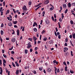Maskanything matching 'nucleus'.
I'll return each instance as SVG.
<instances>
[{
  "label": "nucleus",
  "mask_w": 75,
  "mask_h": 75,
  "mask_svg": "<svg viewBox=\"0 0 75 75\" xmlns=\"http://www.w3.org/2000/svg\"><path fill=\"white\" fill-rule=\"evenodd\" d=\"M68 6L69 7H71V3H69L68 4Z\"/></svg>",
  "instance_id": "obj_21"
},
{
  "label": "nucleus",
  "mask_w": 75,
  "mask_h": 75,
  "mask_svg": "<svg viewBox=\"0 0 75 75\" xmlns=\"http://www.w3.org/2000/svg\"><path fill=\"white\" fill-rule=\"evenodd\" d=\"M69 37L70 38H72V35H70L69 36Z\"/></svg>",
  "instance_id": "obj_58"
},
{
  "label": "nucleus",
  "mask_w": 75,
  "mask_h": 75,
  "mask_svg": "<svg viewBox=\"0 0 75 75\" xmlns=\"http://www.w3.org/2000/svg\"><path fill=\"white\" fill-rule=\"evenodd\" d=\"M27 45V48L28 49H29V48H30L32 47V45H31V43L30 42Z\"/></svg>",
  "instance_id": "obj_1"
},
{
  "label": "nucleus",
  "mask_w": 75,
  "mask_h": 75,
  "mask_svg": "<svg viewBox=\"0 0 75 75\" xmlns=\"http://www.w3.org/2000/svg\"><path fill=\"white\" fill-rule=\"evenodd\" d=\"M55 29H56V32H57V31H58V28H57L56 27L55 28Z\"/></svg>",
  "instance_id": "obj_56"
},
{
  "label": "nucleus",
  "mask_w": 75,
  "mask_h": 75,
  "mask_svg": "<svg viewBox=\"0 0 75 75\" xmlns=\"http://www.w3.org/2000/svg\"><path fill=\"white\" fill-rule=\"evenodd\" d=\"M13 48V46H12L11 48L9 49V50H12Z\"/></svg>",
  "instance_id": "obj_46"
},
{
  "label": "nucleus",
  "mask_w": 75,
  "mask_h": 75,
  "mask_svg": "<svg viewBox=\"0 0 75 75\" xmlns=\"http://www.w3.org/2000/svg\"><path fill=\"white\" fill-rule=\"evenodd\" d=\"M72 6H75V3L74 2L73 3H72L71 4Z\"/></svg>",
  "instance_id": "obj_30"
},
{
  "label": "nucleus",
  "mask_w": 75,
  "mask_h": 75,
  "mask_svg": "<svg viewBox=\"0 0 75 75\" xmlns=\"http://www.w3.org/2000/svg\"><path fill=\"white\" fill-rule=\"evenodd\" d=\"M45 30H44L42 32V34H44V33H45Z\"/></svg>",
  "instance_id": "obj_57"
},
{
  "label": "nucleus",
  "mask_w": 75,
  "mask_h": 75,
  "mask_svg": "<svg viewBox=\"0 0 75 75\" xmlns=\"http://www.w3.org/2000/svg\"><path fill=\"white\" fill-rule=\"evenodd\" d=\"M73 38L75 39V33H73L72 34Z\"/></svg>",
  "instance_id": "obj_19"
},
{
  "label": "nucleus",
  "mask_w": 75,
  "mask_h": 75,
  "mask_svg": "<svg viewBox=\"0 0 75 75\" xmlns=\"http://www.w3.org/2000/svg\"><path fill=\"white\" fill-rule=\"evenodd\" d=\"M12 64L13 67H16V65H15V64H14V63L12 62Z\"/></svg>",
  "instance_id": "obj_28"
},
{
  "label": "nucleus",
  "mask_w": 75,
  "mask_h": 75,
  "mask_svg": "<svg viewBox=\"0 0 75 75\" xmlns=\"http://www.w3.org/2000/svg\"><path fill=\"white\" fill-rule=\"evenodd\" d=\"M38 49V47H36L35 48V50L36 51H37Z\"/></svg>",
  "instance_id": "obj_59"
},
{
  "label": "nucleus",
  "mask_w": 75,
  "mask_h": 75,
  "mask_svg": "<svg viewBox=\"0 0 75 75\" xmlns=\"http://www.w3.org/2000/svg\"><path fill=\"white\" fill-rule=\"evenodd\" d=\"M45 23L47 24H50V21L48 20L46 21Z\"/></svg>",
  "instance_id": "obj_12"
},
{
  "label": "nucleus",
  "mask_w": 75,
  "mask_h": 75,
  "mask_svg": "<svg viewBox=\"0 0 75 75\" xmlns=\"http://www.w3.org/2000/svg\"><path fill=\"white\" fill-rule=\"evenodd\" d=\"M70 72L71 74H73V73H74V72L71 70H70Z\"/></svg>",
  "instance_id": "obj_35"
},
{
  "label": "nucleus",
  "mask_w": 75,
  "mask_h": 75,
  "mask_svg": "<svg viewBox=\"0 0 75 75\" xmlns=\"http://www.w3.org/2000/svg\"><path fill=\"white\" fill-rule=\"evenodd\" d=\"M47 38H45H45L43 39L44 41H47Z\"/></svg>",
  "instance_id": "obj_41"
},
{
  "label": "nucleus",
  "mask_w": 75,
  "mask_h": 75,
  "mask_svg": "<svg viewBox=\"0 0 75 75\" xmlns=\"http://www.w3.org/2000/svg\"><path fill=\"white\" fill-rule=\"evenodd\" d=\"M15 64H16V65L17 67H19V65L18 64V63L17 62H15Z\"/></svg>",
  "instance_id": "obj_15"
},
{
  "label": "nucleus",
  "mask_w": 75,
  "mask_h": 75,
  "mask_svg": "<svg viewBox=\"0 0 75 75\" xmlns=\"http://www.w3.org/2000/svg\"><path fill=\"white\" fill-rule=\"evenodd\" d=\"M3 56L4 57V58H7V56L6 55H4V54H3Z\"/></svg>",
  "instance_id": "obj_37"
},
{
  "label": "nucleus",
  "mask_w": 75,
  "mask_h": 75,
  "mask_svg": "<svg viewBox=\"0 0 75 75\" xmlns=\"http://www.w3.org/2000/svg\"><path fill=\"white\" fill-rule=\"evenodd\" d=\"M71 56H72V57H73V56L74 55H73V52L72 51H71Z\"/></svg>",
  "instance_id": "obj_31"
},
{
  "label": "nucleus",
  "mask_w": 75,
  "mask_h": 75,
  "mask_svg": "<svg viewBox=\"0 0 75 75\" xmlns=\"http://www.w3.org/2000/svg\"><path fill=\"white\" fill-rule=\"evenodd\" d=\"M17 23H18V21H13V23L14 24H16Z\"/></svg>",
  "instance_id": "obj_17"
},
{
  "label": "nucleus",
  "mask_w": 75,
  "mask_h": 75,
  "mask_svg": "<svg viewBox=\"0 0 75 75\" xmlns=\"http://www.w3.org/2000/svg\"><path fill=\"white\" fill-rule=\"evenodd\" d=\"M63 64L65 65V66H67V64L66 63V62H63Z\"/></svg>",
  "instance_id": "obj_47"
},
{
  "label": "nucleus",
  "mask_w": 75,
  "mask_h": 75,
  "mask_svg": "<svg viewBox=\"0 0 75 75\" xmlns=\"http://www.w3.org/2000/svg\"><path fill=\"white\" fill-rule=\"evenodd\" d=\"M68 68V67L67 66L65 67V71H67V68Z\"/></svg>",
  "instance_id": "obj_26"
},
{
  "label": "nucleus",
  "mask_w": 75,
  "mask_h": 75,
  "mask_svg": "<svg viewBox=\"0 0 75 75\" xmlns=\"http://www.w3.org/2000/svg\"><path fill=\"white\" fill-rule=\"evenodd\" d=\"M67 43H65L64 44V46H67Z\"/></svg>",
  "instance_id": "obj_63"
},
{
  "label": "nucleus",
  "mask_w": 75,
  "mask_h": 75,
  "mask_svg": "<svg viewBox=\"0 0 75 75\" xmlns=\"http://www.w3.org/2000/svg\"><path fill=\"white\" fill-rule=\"evenodd\" d=\"M25 54H27L28 52V50H27L25 49Z\"/></svg>",
  "instance_id": "obj_22"
},
{
  "label": "nucleus",
  "mask_w": 75,
  "mask_h": 75,
  "mask_svg": "<svg viewBox=\"0 0 75 75\" xmlns=\"http://www.w3.org/2000/svg\"><path fill=\"white\" fill-rule=\"evenodd\" d=\"M17 35H20V30H17Z\"/></svg>",
  "instance_id": "obj_9"
},
{
  "label": "nucleus",
  "mask_w": 75,
  "mask_h": 75,
  "mask_svg": "<svg viewBox=\"0 0 75 75\" xmlns=\"http://www.w3.org/2000/svg\"><path fill=\"white\" fill-rule=\"evenodd\" d=\"M3 9V7H1L0 8V12L1 13V16H3V11L4 10V9Z\"/></svg>",
  "instance_id": "obj_2"
},
{
  "label": "nucleus",
  "mask_w": 75,
  "mask_h": 75,
  "mask_svg": "<svg viewBox=\"0 0 75 75\" xmlns=\"http://www.w3.org/2000/svg\"><path fill=\"white\" fill-rule=\"evenodd\" d=\"M59 34H60L59 32H57V35H59Z\"/></svg>",
  "instance_id": "obj_64"
},
{
  "label": "nucleus",
  "mask_w": 75,
  "mask_h": 75,
  "mask_svg": "<svg viewBox=\"0 0 75 75\" xmlns=\"http://www.w3.org/2000/svg\"><path fill=\"white\" fill-rule=\"evenodd\" d=\"M33 30L34 31H35V32H37V28H34L33 29Z\"/></svg>",
  "instance_id": "obj_25"
},
{
  "label": "nucleus",
  "mask_w": 75,
  "mask_h": 75,
  "mask_svg": "<svg viewBox=\"0 0 75 75\" xmlns=\"http://www.w3.org/2000/svg\"><path fill=\"white\" fill-rule=\"evenodd\" d=\"M58 38L59 39H61V35H59L58 36Z\"/></svg>",
  "instance_id": "obj_44"
},
{
  "label": "nucleus",
  "mask_w": 75,
  "mask_h": 75,
  "mask_svg": "<svg viewBox=\"0 0 75 75\" xmlns=\"http://www.w3.org/2000/svg\"><path fill=\"white\" fill-rule=\"evenodd\" d=\"M22 9L23 10H25V11H27V7L25 5L24 6Z\"/></svg>",
  "instance_id": "obj_3"
},
{
  "label": "nucleus",
  "mask_w": 75,
  "mask_h": 75,
  "mask_svg": "<svg viewBox=\"0 0 75 75\" xmlns=\"http://www.w3.org/2000/svg\"><path fill=\"white\" fill-rule=\"evenodd\" d=\"M28 40H30V41L32 42V40L33 39H32V38H29L28 39Z\"/></svg>",
  "instance_id": "obj_39"
},
{
  "label": "nucleus",
  "mask_w": 75,
  "mask_h": 75,
  "mask_svg": "<svg viewBox=\"0 0 75 75\" xmlns=\"http://www.w3.org/2000/svg\"><path fill=\"white\" fill-rule=\"evenodd\" d=\"M54 8L53 6L52 7L50 8V11H52V10H54Z\"/></svg>",
  "instance_id": "obj_18"
},
{
  "label": "nucleus",
  "mask_w": 75,
  "mask_h": 75,
  "mask_svg": "<svg viewBox=\"0 0 75 75\" xmlns=\"http://www.w3.org/2000/svg\"><path fill=\"white\" fill-rule=\"evenodd\" d=\"M33 51V49L32 48L30 49V52H31Z\"/></svg>",
  "instance_id": "obj_55"
},
{
  "label": "nucleus",
  "mask_w": 75,
  "mask_h": 75,
  "mask_svg": "<svg viewBox=\"0 0 75 75\" xmlns=\"http://www.w3.org/2000/svg\"><path fill=\"white\" fill-rule=\"evenodd\" d=\"M11 54H14V51H12L11 52Z\"/></svg>",
  "instance_id": "obj_52"
},
{
  "label": "nucleus",
  "mask_w": 75,
  "mask_h": 75,
  "mask_svg": "<svg viewBox=\"0 0 75 75\" xmlns=\"http://www.w3.org/2000/svg\"><path fill=\"white\" fill-rule=\"evenodd\" d=\"M2 65V62L1 60H0V65Z\"/></svg>",
  "instance_id": "obj_33"
},
{
  "label": "nucleus",
  "mask_w": 75,
  "mask_h": 75,
  "mask_svg": "<svg viewBox=\"0 0 75 75\" xmlns=\"http://www.w3.org/2000/svg\"><path fill=\"white\" fill-rule=\"evenodd\" d=\"M16 75H18V74H19V70H16Z\"/></svg>",
  "instance_id": "obj_13"
},
{
  "label": "nucleus",
  "mask_w": 75,
  "mask_h": 75,
  "mask_svg": "<svg viewBox=\"0 0 75 75\" xmlns=\"http://www.w3.org/2000/svg\"><path fill=\"white\" fill-rule=\"evenodd\" d=\"M3 61L4 63L6 64V61L5 59H4L3 60Z\"/></svg>",
  "instance_id": "obj_36"
},
{
  "label": "nucleus",
  "mask_w": 75,
  "mask_h": 75,
  "mask_svg": "<svg viewBox=\"0 0 75 75\" xmlns=\"http://www.w3.org/2000/svg\"><path fill=\"white\" fill-rule=\"evenodd\" d=\"M4 27V24L3 23H2L1 25V28H2V27Z\"/></svg>",
  "instance_id": "obj_43"
},
{
  "label": "nucleus",
  "mask_w": 75,
  "mask_h": 75,
  "mask_svg": "<svg viewBox=\"0 0 75 75\" xmlns=\"http://www.w3.org/2000/svg\"><path fill=\"white\" fill-rule=\"evenodd\" d=\"M0 74L1 75H2V74L3 73V69H2V68L1 67H0Z\"/></svg>",
  "instance_id": "obj_4"
},
{
  "label": "nucleus",
  "mask_w": 75,
  "mask_h": 75,
  "mask_svg": "<svg viewBox=\"0 0 75 75\" xmlns=\"http://www.w3.org/2000/svg\"><path fill=\"white\" fill-rule=\"evenodd\" d=\"M36 25V26L37 27L38 26V25H37V23H36V22H34V23H33V27H35V26Z\"/></svg>",
  "instance_id": "obj_7"
},
{
  "label": "nucleus",
  "mask_w": 75,
  "mask_h": 75,
  "mask_svg": "<svg viewBox=\"0 0 75 75\" xmlns=\"http://www.w3.org/2000/svg\"><path fill=\"white\" fill-rule=\"evenodd\" d=\"M64 14L62 13V18L63 19L64 18Z\"/></svg>",
  "instance_id": "obj_23"
},
{
  "label": "nucleus",
  "mask_w": 75,
  "mask_h": 75,
  "mask_svg": "<svg viewBox=\"0 0 75 75\" xmlns=\"http://www.w3.org/2000/svg\"><path fill=\"white\" fill-rule=\"evenodd\" d=\"M24 28H25V27H24V26L22 30V31H24Z\"/></svg>",
  "instance_id": "obj_54"
},
{
  "label": "nucleus",
  "mask_w": 75,
  "mask_h": 75,
  "mask_svg": "<svg viewBox=\"0 0 75 75\" xmlns=\"http://www.w3.org/2000/svg\"><path fill=\"white\" fill-rule=\"evenodd\" d=\"M52 19L53 21H54V16L52 17Z\"/></svg>",
  "instance_id": "obj_53"
},
{
  "label": "nucleus",
  "mask_w": 75,
  "mask_h": 75,
  "mask_svg": "<svg viewBox=\"0 0 75 75\" xmlns=\"http://www.w3.org/2000/svg\"><path fill=\"white\" fill-rule=\"evenodd\" d=\"M58 24L59 25V28H61V25H60V23H59V22L58 23Z\"/></svg>",
  "instance_id": "obj_34"
},
{
  "label": "nucleus",
  "mask_w": 75,
  "mask_h": 75,
  "mask_svg": "<svg viewBox=\"0 0 75 75\" xmlns=\"http://www.w3.org/2000/svg\"><path fill=\"white\" fill-rule=\"evenodd\" d=\"M59 21L60 22H61V21H62V19H61V18H60L59 19Z\"/></svg>",
  "instance_id": "obj_60"
},
{
  "label": "nucleus",
  "mask_w": 75,
  "mask_h": 75,
  "mask_svg": "<svg viewBox=\"0 0 75 75\" xmlns=\"http://www.w3.org/2000/svg\"><path fill=\"white\" fill-rule=\"evenodd\" d=\"M64 49L65 50V51H68V48L67 47H64Z\"/></svg>",
  "instance_id": "obj_27"
},
{
  "label": "nucleus",
  "mask_w": 75,
  "mask_h": 75,
  "mask_svg": "<svg viewBox=\"0 0 75 75\" xmlns=\"http://www.w3.org/2000/svg\"><path fill=\"white\" fill-rule=\"evenodd\" d=\"M33 72L35 74H37V72H36V71H33Z\"/></svg>",
  "instance_id": "obj_42"
},
{
  "label": "nucleus",
  "mask_w": 75,
  "mask_h": 75,
  "mask_svg": "<svg viewBox=\"0 0 75 75\" xmlns=\"http://www.w3.org/2000/svg\"><path fill=\"white\" fill-rule=\"evenodd\" d=\"M1 35H3V34H4V32H3V31L2 30L1 31Z\"/></svg>",
  "instance_id": "obj_20"
},
{
  "label": "nucleus",
  "mask_w": 75,
  "mask_h": 75,
  "mask_svg": "<svg viewBox=\"0 0 75 75\" xmlns=\"http://www.w3.org/2000/svg\"><path fill=\"white\" fill-rule=\"evenodd\" d=\"M33 40L34 41H36V40H37V38H36L35 36H33Z\"/></svg>",
  "instance_id": "obj_11"
},
{
  "label": "nucleus",
  "mask_w": 75,
  "mask_h": 75,
  "mask_svg": "<svg viewBox=\"0 0 75 75\" xmlns=\"http://www.w3.org/2000/svg\"><path fill=\"white\" fill-rule=\"evenodd\" d=\"M3 4H4V6H5V1H4L3 2Z\"/></svg>",
  "instance_id": "obj_61"
},
{
  "label": "nucleus",
  "mask_w": 75,
  "mask_h": 75,
  "mask_svg": "<svg viewBox=\"0 0 75 75\" xmlns=\"http://www.w3.org/2000/svg\"><path fill=\"white\" fill-rule=\"evenodd\" d=\"M5 70H6V73H8V70H7V69H5Z\"/></svg>",
  "instance_id": "obj_50"
},
{
  "label": "nucleus",
  "mask_w": 75,
  "mask_h": 75,
  "mask_svg": "<svg viewBox=\"0 0 75 75\" xmlns=\"http://www.w3.org/2000/svg\"><path fill=\"white\" fill-rule=\"evenodd\" d=\"M70 23L71 24H74V22L72 20L70 21Z\"/></svg>",
  "instance_id": "obj_29"
},
{
  "label": "nucleus",
  "mask_w": 75,
  "mask_h": 75,
  "mask_svg": "<svg viewBox=\"0 0 75 75\" xmlns=\"http://www.w3.org/2000/svg\"><path fill=\"white\" fill-rule=\"evenodd\" d=\"M53 63L54 64H56L57 65H58V62H57L56 60H54L53 61Z\"/></svg>",
  "instance_id": "obj_5"
},
{
  "label": "nucleus",
  "mask_w": 75,
  "mask_h": 75,
  "mask_svg": "<svg viewBox=\"0 0 75 75\" xmlns=\"http://www.w3.org/2000/svg\"><path fill=\"white\" fill-rule=\"evenodd\" d=\"M67 11H68V9H67L65 11V12H64L65 13H67Z\"/></svg>",
  "instance_id": "obj_38"
},
{
  "label": "nucleus",
  "mask_w": 75,
  "mask_h": 75,
  "mask_svg": "<svg viewBox=\"0 0 75 75\" xmlns=\"http://www.w3.org/2000/svg\"><path fill=\"white\" fill-rule=\"evenodd\" d=\"M57 68H56L55 69V74H56V75H57Z\"/></svg>",
  "instance_id": "obj_32"
},
{
  "label": "nucleus",
  "mask_w": 75,
  "mask_h": 75,
  "mask_svg": "<svg viewBox=\"0 0 75 75\" xmlns=\"http://www.w3.org/2000/svg\"><path fill=\"white\" fill-rule=\"evenodd\" d=\"M39 69L40 71H42V67H40L39 68Z\"/></svg>",
  "instance_id": "obj_40"
},
{
  "label": "nucleus",
  "mask_w": 75,
  "mask_h": 75,
  "mask_svg": "<svg viewBox=\"0 0 75 75\" xmlns=\"http://www.w3.org/2000/svg\"><path fill=\"white\" fill-rule=\"evenodd\" d=\"M28 5L29 6H31V1H29V2Z\"/></svg>",
  "instance_id": "obj_24"
},
{
  "label": "nucleus",
  "mask_w": 75,
  "mask_h": 75,
  "mask_svg": "<svg viewBox=\"0 0 75 75\" xmlns=\"http://www.w3.org/2000/svg\"><path fill=\"white\" fill-rule=\"evenodd\" d=\"M13 33H12V34L13 35V34H14V33H15V32H14V30H12Z\"/></svg>",
  "instance_id": "obj_49"
},
{
  "label": "nucleus",
  "mask_w": 75,
  "mask_h": 75,
  "mask_svg": "<svg viewBox=\"0 0 75 75\" xmlns=\"http://www.w3.org/2000/svg\"><path fill=\"white\" fill-rule=\"evenodd\" d=\"M11 41L12 42H15L16 41V40L15 38H13L12 39Z\"/></svg>",
  "instance_id": "obj_16"
},
{
  "label": "nucleus",
  "mask_w": 75,
  "mask_h": 75,
  "mask_svg": "<svg viewBox=\"0 0 75 75\" xmlns=\"http://www.w3.org/2000/svg\"><path fill=\"white\" fill-rule=\"evenodd\" d=\"M54 34L56 37H57V32L55 31H54Z\"/></svg>",
  "instance_id": "obj_45"
},
{
  "label": "nucleus",
  "mask_w": 75,
  "mask_h": 75,
  "mask_svg": "<svg viewBox=\"0 0 75 75\" xmlns=\"http://www.w3.org/2000/svg\"><path fill=\"white\" fill-rule=\"evenodd\" d=\"M63 6L64 8H67V5L65 4H63Z\"/></svg>",
  "instance_id": "obj_8"
},
{
  "label": "nucleus",
  "mask_w": 75,
  "mask_h": 75,
  "mask_svg": "<svg viewBox=\"0 0 75 75\" xmlns=\"http://www.w3.org/2000/svg\"><path fill=\"white\" fill-rule=\"evenodd\" d=\"M48 3H49V1L48 0L44 2V4H48Z\"/></svg>",
  "instance_id": "obj_14"
},
{
  "label": "nucleus",
  "mask_w": 75,
  "mask_h": 75,
  "mask_svg": "<svg viewBox=\"0 0 75 75\" xmlns=\"http://www.w3.org/2000/svg\"><path fill=\"white\" fill-rule=\"evenodd\" d=\"M57 72L58 73V72H59V68H58L57 69Z\"/></svg>",
  "instance_id": "obj_48"
},
{
  "label": "nucleus",
  "mask_w": 75,
  "mask_h": 75,
  "mask_svg": "<svg viewBox=\"0 0 75 75\" xmlns=\"http://www.w3.org/2000/svg\"><path fill=\"white\" fill-rule=\"evenodd\" d=\"M9 10H7V11H6L7 13V14H8V13H9Z\"/></svg>",
  "instance_id": "obj_62"
},
{
  "label": "nucleus",
  "mask_w": 75,
  "mask_h": 75,
  "mask_svg": "<svg viewBox=\"0 0 75 75\" xmlns=\"http://www.w3.org/2000/svg\"><path fill=\"white\" fill-rule=\"evenodd\" d=\"M8 25H9V26L11 27V26H12V25H13V24H12V23H9L8 24Z\"/></svg>",
  "instance_id": "obj_10"
},
{
  "label": "nucleus",
  "mask_w": 75,
  "mask_h": 75,
  "mask_svg": "<svg viewBox=\"0 0 75 75\" xmlns=\"http://www.w3.org/2000/svg\"><path fill=\"white\" fill-rule=\"evenodd\" d=\"M65 40H66V42H67V41H68V38H66L65 39Z\"/></svg>",
  "instance_id": "obj_51"
},
{
  "label": "nucleus",
  "mask_w": 75,
  "mask_h": 75,
  "mask_svg": "<svg viewBox=\"0 0 75 75\" xmlns=\"http://www.w3.org/2000/svg\"><path fill=\"white\" fill-rule=\"evenodd\" d=\"M47 71L48 72H51V69L50 68H48L47 69Z\"/></svg>",
  "instance_id": "obj_6"
}]
</instances>
